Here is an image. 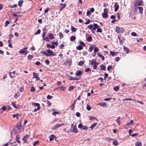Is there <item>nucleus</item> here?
<instances>
[{"instance_id":"38","label":"nucleus","mask_w":146,"mask_h":146,"mask_svg":"<svg viewBox=\"0 0 146 146\" xmlns=\"http://www.w3.org/2000/svg\"><path fill=\"white\" fill-rule=\"evenodd\" d=\"M43 39L44 40L46 41V42L49 41V39L48 37H44L43 38Z\"/></svg>"},{"instance_id":"43","label":"nucleus","mask_w":146,"mask_h":146,"mask_svg":"<svg viewBox=\"0 0 146 146\" xmlns=\"http://www.w3.org/2000/svg\"><path fill=\"white\" fill-rule=\"evenodd\" d=\"M40 32H41V31L40 29H38L37 31V32L35 33V35H37L38 34H40Z\"/></svg>"},{"instance_id":"15","label":"nucleus","mask_w":146,"mask_h":146,"mask_svg":"<svg viewBox=\"0 0 146 146\" xmlns=\"http://www.w3.org/2000/svg\"><path fill=\"white\" fill-rule=\"evenodd\" d=\"M72 62L70 60H67L65 62V64L66 65L70 66L71 65Z\"/></svg>"},{"instance_id":"51","label":"nucleus","mask_w":146,"mask_h":146,"mask_svg":"<svg viewBox=\"0 0 146 146\" xmlns=\"http://www.w3.org/2000/svg\"><path fill=\"white\" fill-rule=\"evenodd\" d=\"M33 57V56L32 55H29L28 56V58L30 60H31Z\"/></svg>"},{"instance_id":"19","label":"nucleus","mask_w":146,"mask_h":146,"mask_svg":"<svg viewBox=\"0 0 146 146\" xmlns=\"http://www.w3.org/2000/svg\"><path fill=\"white\" fill-rule=\"evenodd\" d=\"M142 144L140 142L138 141H137L135 144V146H141Z\"/></svg>"},{"instance_id":"54","label":"nucleus","mask_w":146,"mask_h":146,"mask_svg":"<svg viewBox=\"0 0 146 146\" xmlns=\"http://www.w3.org/2000/svg\"><path fill=\"white\" fill-rule=\"evenodd\" d=\"M52 98V96L49 95H48L47 96V98L48 100H50Z\"/></svg>"},{"instance_id":"41","label":"nucleus","mask_w":146,"mask_h":146,"mask_svg":"<svg viewBox=\"0 0 146 146\" xmlns=\"http://www.w3.org/2000/svg\"><path fill=\"white\" fill-rule=\"evenodd\" d=\"M74 88V86H70L69 87L68 90L69 91L72 90H73Z\"/></svg>"},{"instance_id":"46","label":"nucleus","mask_w":146,"mask_h":146,"mask_svg":"<svg viewBox=\"0 0 146 146\" xmlns=\"http://www.w3.org/2000/svg\"><path fill=\"white\" fill-rule=\"evenodd\" d=\"M59 36L60 39L63 38V35L61 32L59 33Z\"/></svg>"},{"instance_id":"18","label":"nucleus","mask_w":146,"mask_h":146,"mask_svg":"<svg viewBox=\"0 0 146 146\" xmlns=\"http://www.w3.org/2000/svg\"><path fill=\"white\" fill-rule=\"evenodd\" d=\"M46 46L47 47L50 48L52 49H54L55 48V46L53 44L51 45L50 44H47Z\"/></svg>"},{"instance_id":"63","label":"nucleus","mask_w":146,"mask_h":146,"mask_svg":"<svg viewBox=\"0 0 146 146\" xmlns=\"http://www.w3.org/2000/svg\"><path fill=\"white\" fill-rule=\"evenodd\" d=\"M42 53L43 54L47 56V55H48L47 54V53L45 51H43Z\"/></svg>"},{"instance_id":"30","label":"nucleus","mask_w":146,"mask_h":146,"mask_svg":"<svg viewBox=\"0 0 146 146\" xmlns=\"http://www.w3.org/2000/svg\"><path fill=\"white\" fill-rule=\"evenodd\" d=\"M106 104L105 102H102L99 103L98 105L100 106H104L106 105Z\"/></svg>"},{"instance_id":"10","label":"nucleus","mask_w":146,"mask_h":146,"mask_svg":"<svg viewBox=\"0 0 146 146\" xmlns=\"http://www.w3.org/2000/svg\"><path fill=\"white\" fill-rule=\"evenodd\" d=\"M73 130L71 129L70 130V132H74V133H77L78 132V130L77 129V128L76 126H74V127L73 128Z\"/></svg>"},{"instance_id":"7","label":"nucleus","mask_w":146,"mask_h":146,"mask_svg":"<svg viewBox=\"0 0 146 146\" xmlns=\"http://www.w3.org/2000/svg\"><path fill=\"white\" fill-rule=\"evenodd\" d=\"M114 7L115 8L114 11L115 12H117L119 8V5L117 2L115 3Z\"/></svg>"},{"instance_id":"31","label":"nucleus","mask_w":146,"mask_h":146,"mask_svg":"<svg viewBox=\"0 0 146 146\" xmlns=\"http://www.w3.org/2000/svg\"><path fill=\"white\" fill-rule=\"evenodd\" d=\"M54 137L55 136L54 135H51L50 137L49 138V140L50 141H52L53 140L54 138Z\"/></svg>"},{"instance_id":"50","label":"nucleus","mask_w":146,"mask_h":146,"mask_svg":"<svg viewBox=\"0 0 146 146\" xmlns=\"http://www.w3.org/2000/svg\"><path fill=\"white\" fill-rule=\"evenodd\" d=\"M97 32L100 33H101L102 32L100 28V27H98L97 29Z\"/></svg>"},{"instance_id":"20","label":"nucleus","mask_w":146,"mask_h":146,"mask_svg":"<svg viewBox=\"0 0 146 146\" xmlns=\"http://www.w3.org/2000/svg\"><path fill=\"white\" fill-rule=\"evenodd\" d=\"M123 49L127 53H128L129 52V49L127 47L124 46L123 47Z\"/></svg>"},{"instance_id":"33","label":"nucleus","mask_w":146,"mask_h":146,"mask_svg":"<svg viewBox=\"0 0 146 146\" xmlns=\"http://www.w3.org/2000/svg\"><path fill=\"white\" fill-rule=\"evenodd\" d=\"M133 123V121L132 120H131L129 122L127 123V125H132Z\"/></svg>"},{"instance_id":"58","label":"nucleus","mask_w":146,"mask_h":146,"mask_svg":"<svg viewBox=\"0 0 146 146\" xmlns=\"http://www.w3.org/2000/svg\"><path fill=\"white\" fill-rule=\"evenodd\" d=\"M111 99V98H105L104 99V100L105 101H109Z\"/></svg>"},{"instance_id":"21","label":"nucleus","mask_w":146,"mask_h":146,"mask_svg":"<svg viewBox=\"0 0 146 146\" xmlns=\"http://www.w3.org/2000/svg\"><path fill=\"white\" fill-rule=\"evenodd\" d=\"M97 55L99 57L101 58L102 60H104L105 58L104 56L102 55L100 53H97Z\"/></svg>"},{"instance_id":"36","label":"nucleus","mask_w":146,"mask_h":146,"mask_svg":"<svg viewBox=\"0 0 146 146\" xmlns=\"http://www.w3.org/2000/svg\"><path fill=\"white\" fill-rule=\"evenodd\" d=\"M76 39V37L74 36H72L70 37V40L71 41H74Z\"/></svg>"},{"instance_id":"24","label":"nucleus","mask_w":146,"mask_h":146,"mask_svg":"<svg viewBox=\"0 0 146 146\" xmlns=\"http://www.w3.org/2000/svg\"><path fill=\"white\" fill-rule=\"evenodd\" d=\"M113 144L114 145L117 146L118 145L119 143L117 140H114L113 142Z\"/></svg>"},{"instance_id":"2","label":"nucleus","mask_w":146,"mask_h":146,"mask_svg":"<svg viewBox=\"0 0 146 146\" xmlns=\"http://www.w3.org/2000/svg\"><path fill=\"white\" fill-rule=\"evenodd\" d=\"M32 104L33 106H35V108L37 107L34 110V111L35 112L37 111V110H39L40 109V104H39L36 103H33Z\"/></svg>"},{"instance_id":"32","label":"nucleus","mask_w":146,"mask_h":146,"mask_svg":"<svg viewBox=\"0 0 146 146\" xmlns=\"http://www.w3.org/2000/svg\"><path fill=\"white\" fill-rule=\"evenodd\" d=\"M87 28H88L89 29L91 30L92 29V28L93 27V24H92L90 25H88L87 26Z\"/></svg>"},{"instance_id":"49","label":"nucleus","mask_w":146,"mask_h":146,"mask_svg":"<svg viewBox=\"0 0 146 146\" xmlns=\"http://www.w3.org/2000/svg\"><path fill=\"white\" fill-rule=\"evenodd\" d=\"M39 142L38 141H37L35 142L33 144V146H35L36 145H38Z\"/></svg>"},{"instance_id":"61","label":"nucleus","mask_w":146,"mask_h":146,"mask_svg":"<svg viewBox=\"0 0 146 146\" xmlns=\"http://www.w3.org/2000/svg\"><path fill=\"white\" fill-rule=\"evenodd\" d=\"M16 140L17 141V142L18 143H20V141H19V138L17 136L16 137Z\"/></svg>"},{"instance_id":"44","label":"nucleus","mask_w":146,"mask_h":146,"mask_svg":"<svg viewBox=\"0 0 146 146\" xmlns=\"http://www.w3.org/2000/svg\"><path fill=\"white\" fill-rule=\"evenodd\" d=\"M12 106L15 108L17 109L18 108V107L16 106L15 104L13 102L12 103Z\"/></svg>"},{"instance_id":"45","label":"nucleus","mask_w":146,"mask_h":146,"mask_svg":"<svg viewBox=\"0 0 146 146\" xmlns=\"http://www.w3.org/2000/svg\"><path fill=\"white\" fill-rule=\"evenodd\" d=\"M85 71L86 72L90 71H91V69L89 68H85Z\"/></svg>"},{"instance_id":"56","label":"nucleus","mask_w":146,"mask_h":146,"mask_svg":"<svg viewBox=\"0 0 146 146\" xmlns=\"http://www.w3.org/2000/svg\"><path fill=\"white\" fill-rule=\"evenodd\" d=\"M35 91V89L34 87L33 86L32 87L31 89V92H33Z\"/></svg>"},{"instance_id":"5","label":"nucleus","mask_w":146,"mask_h":146,"mask_svg":"<svg viewBox=\"0 0 146 146\" xmlns=\"http://www.w3.org/2000/svg\"><path fill=\"white\" fill-rule=\"evenodd\" d=\"M64 125V123H63L61 124H57L55 125L54 127V128L52 129L56 130L57 128H59V127Z\"/></svg>"},{"instance_id":"16","label":"nucleus","mask_w":146,"mask_h":146,"mask_svg":"<svg viewBox=\"0 0 146 146\" xmlns=\"http://www.w3.org/2000/svg\"><path fill=\"white\" fill-rule=\"evenodd\" d=\"M102 17L104 18H106L108 17V13H103L102 14Z\"/></svg>"},{"instance_id":"13","label":"nucleus","mask_w":146,"mask_h":146,"mask_svg":"<svg viewBox=\"0 0 146 146\" xmlns=\"http://www.w3.org/2000/svg\"><path fill=\"white\" fill-rule=\"evenodd\" d=\"M82 75V72L81 70H78L75 73L76 76H80Z\"/></svg>"},{"instance_id":"60","label":"nucleus","mask_w":146,"mask_h":146,"mask_svg":"<svg viewBox=\"0 0 146 146\" xmlns=\"http://www.w3.org/2000/svg\"><path fill=\"white\" fill-rule=\"evenodd\" d=\"M83 126L81 124H80L78 125V127L79 128H80V129H81L83 127Z\"/></svg>"},{"instance_id":"52","label":"nucleus","mask_w":146,"mask_h":146,"mask_svg":"<svg viewBox=\"0 0 146 146\" xmlns=\"http://www.w3.org/2000/svg\"><path fill=\"white\" fill-rule=\"evenodd\" d=\"M131 35L132 36H137L136 34L134 32H132Z\"/></svg>"},{"instance_id":"9","label":"nucleus","mask_w":146,"mask_h":146,"mask_svg":"<svg viewBox=\"0 0 146 146\" xmlns=\"http://www.w3.org/2000/svg\"><path fill=\"white\" fill-rule=\"evenodd\" d=\"M100 27L96 23H94L93 27L92 30L93 31H95L96 29H97L98 27Z\"/></svg>"},{"instance_id":"26","label":"nucleus","mask_w":146,"mask_h":146,"mask_svg":"<svg viewBox=\"0 0 146 146\" xmlns=\"http://www.w3.org/2000/svg\"><path fill=\"white\" fill-rule=\"evenodd\" d=\"M86 39L88 42H90L92 40V37L90 36H89L88 37L86 36Z\"/></svg>"},{"instance_id":"29","label":"nucleus","mask_w":146,"mask_h":146,"mask_svg":"<svg viewBox=\"0 0 146 146\" xmlns=\"http://www.w3.org/2000/svg\"><path fill=\"white\" fill-rule=\"evenodd\" d=\"M71 30L72 32H76L77 30V29L75 28L73 26H71Z\"/></svg>"},{"instance_id":"25","label":"nucleus","mask_w":146,"mask_h":146,"mask_svg":"<svg viewBox=\"0 0 146 146\" xmlns=\"http://www.w3.org/2000/svg\"><path fill=\"white\" fill-rule=\"evenodd\" d=\"M138 8L139 10V12L140 14H142V11L143 10V8L142 7H138Z\"/></svg>"},{"instance_id":"28","label":"nucleus","mask_w":146,"mask_h":146,"mask_svg":"<svg viewBox=\"0 0 146 146\" xmlns=\"http://www.w3.org/2000/svg\"><path fill=\"white\" fill-rule=\"evenodd\" d=\"M97 124V123H95L92 124L90 127V128L92 129Z\"/></svg>"},{"instance_id":"22","label":"nucleus","mask_w":146,"mask_h":146,"mask_svg":"<svg viewBox=\"0 0 146 146\" xmlns=\"http://www.w3.org/2000/svg\"><path fill=\"white\" fill-rule=\"evenodd\" d=\"M48 36L50 39H52L54 38V35L52 34H48Z\"/></svg>"},{"instance_id":"35","label":"nucleus","mask_w":146,"mask_h":146,"mask_svg":"<svg viewBox=\"0 0 146 146\" xmlns=\"http://www.w3.org/2000/svg\"><path fill=\"white\" fill-rule=\"evenodd\" d=\"M84 62L82 61H80L78 63V65L80 66H82L84 64Z\"/></svg>"},{"instance_id":"1","label":"nucleus","mask_w":146,"mask_h":146,"mask_svg":"<svg viewBox=\"0 0 146 146\" xmlns=\"http://www.w3.org/2000/svg\"><path fill=\"white\" fill-rule=\"evenodd\" d=\"M90 62H91V64L93 65V68L94 69H96L97 66V65L99 64L98 63L96 62V60H93L92 61L90 60Z\"/></svg>"},{"instance_id":"42","label":"nucleus","mask_w":146,"mask_h":146,"mask_svg":"<svg viewBox=\"0 0 146 146\" xmlns=\"http://www.w3.org/2000/svg\"><path fill=\"white\" fill-rule=\"evenodd\" d=\"M119 88L118 86H115L113 88L114 90H115V91H118L119 90Z\"/></svg>"},{"instance_id":"4","label":"nucleus","mask_w":146,"mask_h":146,"mask_svg":"<svg viewBox=\"0 0 146 146\" xmlns=\"http://www.w3.org/2000/svg\"><path fill=\"white\" fill-rule=\"evenodd\" d=\"M116 29L115 31L117 33H123V29L122 28H120L118 27L117 26L116 27Z\"/></svg>"},{"instance_id":"59","label":"nucleus","mask_w":146,"mask_h":146,"mask_svg":"<svg viewBox=\"0 0 146 146\" xmlns=\"http://www.w3.org/2000/svg\"><path fill=\"white\" fill-rule=\"evenodd\" d=\"M93 46H91L90 47L89 49V51L90 52H92L93 50Z\"/></svg>"},{"instance_id":"27","label":"nucleus","mask_w":146,"mask_h":146,"mask_svg":"<svg viewBox=\"0 0 146 146\" xmlns=\"http://www.w3.org/2000/svg\"><path fill=\"white\" fill-rule=\"evenodd\" d=\"M83 48V47L81 45H79L76 47V49L79 50H81Z\"/></svg>"},{"instance_id":"57","label":"nucleus","mask_w":146,"mask_h":146,"mask_svg":"<svg viewBox=\"0 0 146 146\" xmlns=\"http://www.w3.org/2000/svg\"><path fill=\"white\" fill-rule=\"evenodd\" d=\"M58 112L57 111H55V112H53L52 113V115L56 116V114H58Z\"/></svg>"},{"instance_id":"6","label":"nucleus","mask_w":146,"mask_h":146,"mask_svg":"<svg viewBox=\"0 0 146 146\" xmlns=\"http://www.w3.org/2000/svg\"><path fill=\"white\" fill-rule=\"evenodd\" d=\"M60 5L62 6L60 7V11H61L64 9L65 7H66V3L63 4L62 3H61L60 4Z\"/></svg>"},{"instance_id":"55","label":"nucleus","mask_w":146,"mask_h":146,"mask_svg":"<svg viewBox=\"0 0 146 146\" xmlns=\"http://www.w3.org/2000/svg\"><path fill=\"white\" fill-rule=\"evenodd\" d=\"M87 16H90V15H91V13H90V11H89V10H88L87 12Z\"/></svg>"},{"instance_id":"53","label":"nucleus","mask_w":146,"mask_h":146,"mask_svg":"<svg viewBox=\"0 0 146 146\" xmlns=\"http://www.w3.org/2000/svg\"><path fill=\"white\" fill-rule=\"evenodd\" d=\"M90 22V20L89 19H88L87 20V21L85 22V24L86 25H87L89 24Z\"/></svg>"},{"instance_id":"12","label":"nucleus","mask_w":146,"mask_h":146,"mask_svg":"<svg viewBox=\"0 0 146 146\" xmlns=\"http://www.w3.org/2000/svg\"><path fill=\"white\" fill-rule=\"evenodd\" d=\"M21 121H20L19 123L17 124V128L19 129H20L21 127Z\"/></svg>"},{"instance_id":"47","label":"nucleus","mask_w":146,"mask_h":146,"mask_svg":"<svg viewBox=\"0 0 146 146\" xmlns=\"http://www.w3.org/2000/svg\"><path fill=\"white\" fill-rule=\"evenodd\" d=\"M10 23L9 21H5V26L6 27L8 24Z\"/></svg>"},{"instance_id":"40","label":"nucleus","mask_w":146,"mask_h":146,"mask_svg":"<svg viewBox=\"0 0 146 146\" xmlns=\"http://www.w3.org/2000/svg\"><path fill=\"white\" fill-rule=\"evenodd\" d=\"M23 2V1L22 0H19L18 2V4L20 7H21L22 5V4Z\"/></svg>"},{"instance_id":"11","label":"nucleus","mask_w":146,"mask_h":146,"mask_svg":"<svg viewBox=\"0 0 146 146\" xmlns=\"http://www.w3.org/2000/svg\"><path fill=\"white\" fill-rule=\"evenodd\" d=\"M15 71H13V72H10L9 74V76L11 78H13L15 75Z\"/></svg>"},{"instance_id":"37","label":"nucleus","mask_w":146,"mask_h":146,"mask_svg":"<svg viewBox=\"0 0 146 146\" xmlns=\"http://www.w3.org/2000/svg\"><path fill=\"white\" fill-rule=\"evenodd\" d=\"M100 67L101 68V70H105L106 69V68L105 66L103 64H102L100 66Z\"/></svg>"},{"instance_id":"17","label":"nucleus","mask_w":146,"mask_h":146,"mask_svg":"<svg viewBox=\"0 0 146 146\" xmlns=\"http://www.w3.org/2000/svg\"><path fill=\"white\" fill-rule=\"evenodd\" d=\"M110 54L112 56L116 55V54L118 53V52H116L110 51Z\"/></svg>"},{"instance_id":"34","label":"nucleus","mask_w":146,"mask_h":146,"mask_svg":"<svg viewBox=\"0 0 146 146\" xmlns=\"http://www.w3.org/2000/svg\"><path fill=\"white\" fill-rule=\"evenodd\" d=\"M120 117H117V119L116 120V121L118 123V125H120Z\"/></svg>"},{"instance_id":"3","label":"nucleus","mask_w":146,"mask_h":146,"mask_svg":"<svg viewBox=\"0 0 146 146\" xmlns=\"http://www.w3.org/2000/svg\"><path fill=\"white\" fill-rule=\"evenodd\" d=\"M46 51L47 52V56H55V54L54 53V52L52 50L49 49L46 50Z\"/></svg>"},{"instance_id":"39","label":"nucleus","mask_w":146,"mask_h":146,"mask_svg":"<svg viewBox=\"0 0 146 146\" xmlns=\"http://www.w3.org/2000/svg\"><path fill=\"white\" fill-rule=\"evenodd\" d=\"M98 50L99 49H98V48L96 47H95L94 50V53H96L97 52H98Z\"/></svg>"},{"instance_id":"62","label":"nucleus","mask_w":146,"mask_h":146,"mask_svg":"<svg viewBox=\"0 0 146 146\" xmlns=\"http://www.w3.org/2000/svg\"><path fill=\"white\" fill-rule=\"evenodd\" d=\"M79 42L80 43L82 44L83 46H84L85 45V44L83 42L81 41V40L79 41Z\"/></svg>"},{"instance_id":"48","label":"nucleus","mask_w":146,"mask_h":146,"mask_svg":"<svg viewBox=\"0 0 146 146\" xmlns=\"http://www.w3.org/2000/svg\"><path fill=\"white\" fill-rule=\"evenodd\" d=\"M86 108L88 110L90 111L91 110V108L90 106L87 104V105Z\"/></svg>"},{"instance_id":"8","label":"nucleus","mask_w":146,"mask_h":146,"mask_svg":"<svg viewBox=\"0 0 146 146\" xmlns=\"http://www.w3.org/2000/svg\"><path fill=\"white\" fill-rule=\"evenodd\" d=\"M33 78H36L37 80H40V78L38 76V74L36 73L35 72H33Z\"/></svg>"},{"instance_id":"64","label":"nucleus","mask_w":146,"mask_h":146,"mask_svg":"<svg viewBox=\"0 0 146 146\" xmlns=\"http://www.w3.org/2000/svg\"><path fill=\"white\" fill-rule=\"evenodd\" d=\"M45 62L47 64V65H48L50 63L49 61L48 60H45Z\"/></svg>"},{"instance_id":"23","label":"nucleus","mask_w":146,"mask_h":146,"mask_svg":"<svg viewBox=\"0 0 146 146\" xmlns=\"http://www.w3.org/2000/svg\"><path fill=\"white\" fill-rule=\"evenodd\" d=\"M27 52V50H25L23 49L21 50L19 52V53H22L25 54V53Z\"/></svg>"},{"instance_id":"14","label":"nucleus","mask_w":146,"mask_h":146,"mask_svg":"<svg viewBox=\"0 0 146 146\" xmlns=\"http://www.w3.org/2000/svg\"><path fill=\"white\" fill-rule=\"evenodd\" d=\"M143 2L142 1V0H140L138 1L137 4V5H135V6L136 5L137 6H141L143 5Z\"/></svg>"}]
</instances>
